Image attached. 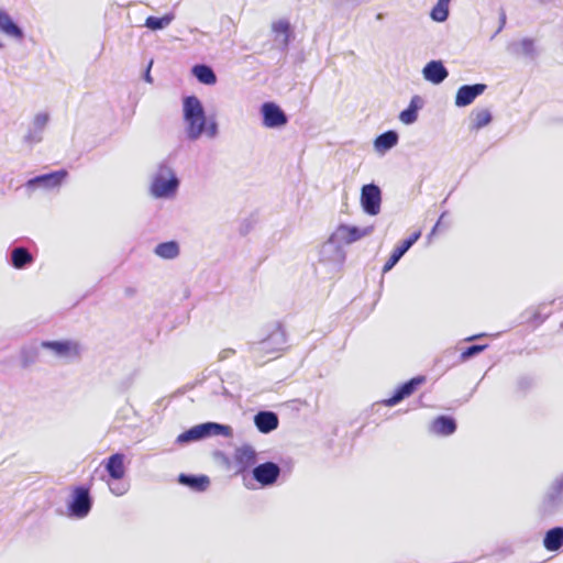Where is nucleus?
Segmentation results:
<instances>
[{"label": "nucleus", "instance_id": "nucleus-43", "mask_svg": "<svg viewBox=\"0 0 563 563\" xmlns=\"http://www.w3.org/2000/svg\"><path fill=\"white\" fill-rule=\"evenodd\" d=\"M485 335H486L485 333H479V334L471 335V336L466 338L465 341L471 342V341L477 340L479 338H483Z\"/></svg>", "mask_w": 563, "mask_h": 563}, {"label": "nucleus", "instance_id": "nucleus-6", "mask_svg": "<svg viewBox=\"0 0 563 563\" xmlns=\"http://www.w3.org/2000/svg\"><path fill=\"white\" fill-rule=\"evenodd\" d=\"M41 346L59 358L74 360L81 355L82 346L74 340L42 341Z\"/></svg>", "mask_w": 563, "mask_h": 563}, {"label": "nucleus", "instance_id": "nucleus-24", "mask_svg": "<svg viewBox=\"0 0 563 563\" xmlns=\"http://www.w3.org/2000/svg\"><path fill=\"white\" fill-rule=\"evenodd\" d=\"M272 30L275 34V40L279 43L282 51H287L291 40L290 23L285 20H278L272 24Z\"/></svg>", "mask_w": 563, "mask_h": 563}, {"label": "nucleus", "instance_id": "nucleus-26", "mask_svg": "<svg viewBox=\"0 0 563 563\" xmlns=\"http://www.w3.org/2000/svg\"><path fill=\"white\" fill-rule=\"evenodd\" d=\"M254 424L262 433H269L278 427V417L273 411H260L254 416Z\"/></svg>", "mask_w": 563, "mask_h": 563}, {"label": "nucleus", "instance_id": "nucleus-8", "mask_svg": "<svg viewBox=\"0 0 563 563\" xmlns=\"http://www.w3.org/2000/svg\"><path fill=\"white\" fill-rule=\"evenodd\" d=\"M563 506V473L558 475L548 487L543 499L542 510L553 512Z\"/></svg>", "mask_w": 563, "mask_h": 563}, {"label": "nucleus", "instance_id": "nucleus-22", "mask_svg": "<svg viewBox=\"0 0 563 563\" xmlns=\"http://www.w3.org/2000/svg\"><path fill=\"white\" fill-rule=\"evenodd\" d=\"M124 457L123 453H114L106 460L104 468L111 479L120 481L123 478L125 474Z\"/></svg>", "mask_w": 563, "mask_h": 563}, {"label": "nucleus", "instance_id": "nucleus-34", "mask_svg": "<svg viewBox=\"0 0 563 563\" xmlns=\"http://www.w3.org/2000/svg\"><path fill=\"white\" fill-rule=\"evenodd\" d=\"M175 19L173 12L166 13L163 16L150 15L146 18L144 26L152 31H159L167 27Z\"/></svg>", "mask_w": 563, "mask_h": 563}, {"label": "nucleus", "instance_id": "nucleus-10", "mask_svg": "<svg viewBox=\"0 0 563 563\" xmlns=\"http://www.w3.org/2000/svg\"><path fill=\"white\" fill-rule=\"evenodd\" d=\"M345 258L346 253L342 243L339 240H334L332 233L320 249V261L340 267L345 262Z\"/></svg>", "mask_w": 563, "mask_h": 563}, {"label": "nucleus", "instance_id": "nucleus-17", "mask_svg": "<svg viewBox=\"0 0 563 563\" xmlns=\"http://www.w3.org/2000/svg\"><path fill=\"white\" fill-rule=\"evenodd\" d=\"M420 235V231L413 232L393 251L389 258L383 266V274L389 272L400 261V258L409 251V249L419 240Z\"/></svg>", "mask_w": 563, "mask_h": 563}, {"label": "nucleus", "instance_id": "nucleus-39", "mask_svg": "<svg viewBox=\"0 0 563 563\" xmlns=\"http://www.w3.org/2000/svg\"><path fill=\"white\" fill-rule=\"evenodd\" d=\"M152 65H153V60H151V62L148 63L147 68L145 69V73H144V76H143L144 80H145L146 82H150V84H152V82H153V78H152V76H151V67H152Z\"/></svg>", "mask_w": 563, "mask_h": 563}, {"label": "nucleus", "instance_id": "nucleus-23", "mask_svg": "<svg viewBox=\"0 0 563 563\" xmlns=\"http://www.w3.org/2000/svg\"><path fill=\"white\" fill-rule=\"evenodd\" d=\"M456 421L453 417L442 415L432 421L430 431L437 435L448 437L456 431Z\"/></svg>", "mask_w": 563, "mask_h": 563}, {"label": "nucleus", "instance_id": "nucleus-4", "mask_svg": "<svg viewBox=\"0 0 563 563\" xmlns=\"http://www.w3.org/2000/svg\"><path fill=\"white\" fill-rule=\"evenodd\" d=\"M216 435L232 438L233 429L228 424L208 421L194 426L190 429L180 433L176 438V443L178 445H185L191 442L200 441Z\"/></svg>", "mask_w": 563, "mask_h": 563}, {"label": "nucleus", "instance_id": "nucleus-25", "mask_svg": "<svg viewBox=\"0 0 563 563\" xmlns=\"http://www.w3.org/2000/svg\"><path fill=\"white\" fill-rule=\"evenodd\" d=\"M0 31L5 35L21 42L24 38V32L4 10H0Z\"/></svg>", "mask_w": 563, "mask_h": 563}, {"label": "nucleus", "instance_id": "nucleus-31", "mask_svg": "<svg viewBox=\"0 0 563 563\" xmlns=\"http://www.w3.org/2000/svg\"><path fill=\"white\" fill-rule=\"evenodd\" d=\"M40 349H42L41 342H31L22 346L20 351V360L23 367H27L37 361Z\"/></svg>", "mask_w": 563, "mask_h": 563}, {"label": "nucleus", "instance_id": "nucleus-29", "mask_svg": "<svg viewBox=\"0 0 563 563\" xmlns=\"http://www.w3.org/2000/svg\"><path fill=\"white\" fill-rule=\"evenodd\" d=\"M178 482L181 485H185L195 492H205L210 484V479L207 475L191 474H180L178 477Z\"/></svg>", "mask_w": 563, "mask_h": 563}, {"label": "nucleus", "instance_id": "nucleus-35", "mask_svg": "<svg viewBox=\"0 0 563 563\" xmlns=\"http://www.w3.org/2000/svg\"><path fill=\"white\" fill-rule=\"evenodd\" d=\"M450 1L451 0H438L433 5L430 11V18L434 22H444L448 20L450 14Z\"/></svg>", "mask_w": 563, "mask_h": 563}, {"label": "nucleus", "instance_id": "nucleus-28", "mask_svg": "<svg viewBox=\"0 0 563 563\" xmlns=\"http://www.w3.org/2000/svg\"><path fill=\"white\" fill-rule=\"evenodd\" d=\"M423 100L420 96L416 95L411 98L409 106L399 114V120L409 125L417 121L418 111L422 108Z\"/></svg>", "mask_w": 563, "mask_h": 563}, {"label": "nucleus", "instance_id": "nucleus-12", "mask_svg": "<svg viewBox=\"0 0 563 563\" xmlns=\"http://www.w3.org/2000/svg\"><path fill=\"white\" fill-rule=\"evenodd\" d=\"M374 227L358 228L355 225L340 224L333 232V239L342 244H352L373 233Z\"/></svg>", "mask_w": 563, "mask_h": 563}, {"label": "nucleus", "instance_id": "nucleus-2", "mask_svg": "<svg viewBox=\"0 0 563 563\" xmlns=\"http://www.w3.org/2000/svg\"><path fill=\"white\" fill-rule=\"evenodd\" d=\"M179 186L180 179L173 163L169 158H166L158 163L152 174L148 192L155 199H172L177 195Z\"/></svg>", "mask_w": 563, "mask_h": 563}, {"label": "nucleus", "instance_id": "nucleus-11", "mask_svg": "<svg viewBox=\"0 0 563 563\" xmlns=\"http://www.w3.org/2000/svg\"><path fill=\"white\" fill-rule=\"evenodd\" d=\"M263 125L268 129H279L288 123V117L275 102H264L261 106Z\"/></svg>", "mask_w": 563, "mask_h": 563}, {"label": "nucleus", "instance_id": "nucleus-37", "mask_svg": "<svg viewBox=\"0 0 563 563\" xmlns=\"http://www.w3.org/2000/svg\"><path fill=\"white\" fill-rule=\"evenodd\" d=\"M488 347L487 344H473L467 346L460 355L461 362H466L470 358L478 355Z\"/></svg>", "mask_w": 563, "mask_h": 563}, {"label": "nucleus", "instance_id": "nucleus-1", "mask_svg": "<svg viewBox=\"0 0 563 563\" xmlns=\"http://www.w3.org/2000/svg\"><path fill=\"white\" fill-rule=\"evenodd\" d=\"M183 117L187 140L197 141L202 134H206L209 139H214L218 135L217 121L207 119L203 106L198 97L187 96L183 99Z\"/></svg>", "mask_w": 563, "mask_h": 563}, {"label": "nucleus", "instance_id": "nucleus-46", "mask_svg": "<svg viewBox=\"0 0 563 563\" xmlns=\"http://www.w3.org/2000/svg\"><path fill=\"white\" fill-rule=\"evenodd\" d=\"M3 46H4V45H3V43H2V42H0V48H3Z\"/></svg>", "mask_w": 563, "mask_h": 563}, {"label": "nucleus", "instance_id": "nucleus-18", "mask_svg": "<svg viewBox=\"0 0 563 563\" xmlns=\"http://www.w3.org/2000/svg\"><path fill=\"white\" fill-rule=\"evenodd\" d=\"M487 86L485 84L463 85L457 89L455 96L456 107L470 106L478 96H481Z\"/></svg>", "mask_w": 563, "mask_h": 563}, {"label": "nucleus", "instance_id": "nucleus-19", "mask_svg": "<svg viewBox=\"0 0 563 563\" xmlns=\"http://www.w3.org/2000/svg\"><path fill=\"white\" fill-rule=\"evenodd\" d=\"M422 76L427 81L440 85L448 78L449 70L442 60H431L424 65Z\"/></svg>", "mask_w": 563, "mask_h": 563}, {"label": "nucleus", "instance_id": "nucleus-13", "mask_svg": "<svg viewBox=\"0 0 563 563\" xmlns=\"http://www.w3.org/2000/svg\"><path fill=\"white\" fill-rule=\"evenodd\" d=\"M280 467L274 462L261 463L253 467L252 476L262 487L273 486L280 476Z\"/></svg>", "mask_w": 563, "mask_h": 563}, {"label": "nucleus", "instance_id": "nucleus-7", "mask_svg": "<svg viewBox=\"0 0 563 563\" xmlns=\"http://www.w3.org/2000/svg\"><path fill=\"white\" fill-rule=\"evenodd\" d=\"M382 190L374 184H366L361 189V206L368 216H377L380 212Z\"/></svg>", "mask_w": 563, "mask_h": 563}, {"label": "nucleus", "instance_id": "nucleus-32", "mask_svg": "<svg viewBox=\"0 0 563 563\" xmlns=\"http://www.w3.org/2000/svg\"><path fill=\"white\" fill-rule=\"evenodd\" d=\"M155 255L164 260H174L179 253V244L176 241H167L158 243L154 249Z\"/></svg>", "mask_w": 563, "mask_h": 563}, {"label": "nucleus", "instance_id": "nucleus-14", "mask_svg": "<svg viewBox=\"0 0 563 563\" xmlns=\"http://www.w3.org/2000/svg\"><path fill=\"white\" fill-rule=\"evenodd\" d=\"M424 382H426L424 376L412 377L411 379H409V380L405 382L404 384H401L400 386H398L395 389L393 396L387 399H384L382 401V404L386 407L396 406L397 404L402 401L405 398L411 396L417 390V388Z\"/></svg>", "mask_w": 563, "mask_h": 563}, {"label": "nucleus", "instance_id": "nucleus-33", "mask_svg": "<svg viewBox=\"0 0 563 563\" xmlns=\"http://www.w3.org/2000/svg\"><path fill=\"white\" fill-rule=\"evenodd\" d=\"M191 71L197 80L203 85H214L217 82V75L208 65L197 64L192 67Z\"/></svg>", "mask_w": 563, "mask_h": 563}, {"label": "nucleus", "instance_id": "nucleus-44", "mask_svg": "<svg viewBox=\"0 0 563 563\" xmlns=\"http://www.w3.org/2000/svg\"><path fill=\"white\" fill-rule=\"evenodd\" d=\"M124 291L128 297H132L135 295V289L132 287H126Z\"/></svg>", "mask_w": 563, "mask_h": 563}, {"label": "nucleus", "instance_id": "nucleus-41", "mask_svg": "<svg viewBox=\"0 0 563 563\" xmlns=\"http://www.w3.org/2000/svg\"><path fill=\"white\" fill-rule=\"evenodd\" d=\"M232 354H234V350L232 349H225L223 351L220 352V360H225L228 358L229 356H231Z\"/></svg>", "mask_w": 563, "mask_h": 563}, {"label": "nucleus", "instance_id": "nucleus-20", "mask_svg": "<svg viewBox=\"0 0 563 563\" xmlns=\"http://www.w3.org/2000/svg\"><path fill=\"white\" fill-rule=\"evenodd\" d=\"M49 121L47 113H37L32 122L29 132L24 136V142L33 145L43 140L44 130Z\"/></svg>", "mask_w": 563, "mask_h": 563}, {"label": "nucleus", "instance_id": "nucleus-5", "mask_svg": "<svg viewBox=\"0 0 563 563\" xmlns=\"http://www.w3.org/2000/svg\"><path fill=\"white\" fill-rule=\"evenodd\" d=\"M93 499L90 488L85 485L75 486L71 489L70 498L67 503V512L71 518L84 519L91 511Z\"/></svg>", "mask_w": 563, "mask_h": 563}, {"label": "nucleus", "instance_id": "nucleus-15", "mask_svg": "<svg viewBox=\"0 0 563 563\" xmlns=\"http://www.w3.org/2000/svg\"><path fill=\"white\" fill-rule=\"evenodd\" d=\"M236 473L241 474L256 466L257 453L250 444H243L235 449L233 454Z\"/></svg>", "mask_w": 563, "mask_h": 563}, {"label": "nucleus", "instance_id": "nucleus-45", "mask_svg": "<svg viewBox=\"0 0 563 563\" xmlns=\"http://www.w3.org/2000/svg\"><path fill=\"white\" fill-rule=\"evenodd\" d=\"M383 18V14L382 13H378L377 14V19L380 20Z\"/></svg>", "mask_w": 563, "mask_h": 563}, {"label": "nucleus", "instance_id": "nucleus-21", "mask_svg": "<svg viewBox=\"0 0 563 563\" xmlns=\"http://www.w3.org/2000/svg\"><path fill=\"white\" fill-rule=\"evenodd\" d=\"M35 258L24 246H15L10 251V264L15 269H24L34 263Z\"/></svg>", "mask_w": 563, "mask_h": 563}, {"label": "nucleus", "instance_id": "nucleus-36", "mask_svg": "<svg viewBox=\"0 0 563 563\" xmlns=\"http://www.w3.org/2000/svg\"><path fill=\"white\" fill-rule=\"evenodd\" d=\"M492 121V113L486 110H478L474 112V119L472 123V129L479 130L486 126Z\"/></svg>", "mask_w": 563, "mask_h": 563}, {"label": "nucleus", "instance_id": "nucleus-30", "mask_svg": "<svg viewBox=\"0 0 563 563\" xmlns=\"http://www.w3.org/2000/svg\"><path fill=\"white\" fill-rule=\"evenodd\" d=\"M399 136L398 133L394 130L386 131L379 134L374 141V148L378 153H385L393 147H395L398 143Z\"/></svg>", "mask_w": 563, "mask_h": 563}, {"label": "nucleus", "instance_id": "nucleus-9", "mask_svg": "<svg viewBox=\"0 0 563 563\" xmlns=\"http://www.w3.org/2000/svg\"><path fill=\"white\" fill-rule=\"evenodd\" d=\"M67 175L68 173L65 169L42 174L29 179L25 183V188L29 190H35L36 188H42L45 190L55 189L63 184Z\"/></svg>", "mask_w": 563, "mask_h": 563}, {"label": "nucleus", "instance_id": "nucleus-42", "mask_svg": "<svg viewBox=\"0 0 563 563\" xmlns=\"http://www.w3.org/2000/svg\"><path fill=\"white\" fill-rule=\"evenodd\" d=\"M505 24H506V14H505V12L503 11V12L500 13V25H499V27H498V30H497V32H496V33H499V32L504 29Z\"/></svg>", "mask_w": 563, "mask_h": 563}, {"label": "nucleus", "instance_id": "nucleus-3", "mask_svg": "<svg viewBox=\"0 0 563 563\" xmlns=\"http://www.w3.org/2000/svg\"><path fill=\"white\" fill-rule=\"evenodd\" d=\"M286 342L285 329L280 323H275L267 329V333L263 339L249 344V351L256 363L264 364L266 356L284 351Z\"/></svg>", "mask_w": 563, "mask_h": 563}, {"label": "nucleus", "instance_id": "nucleus-40", "mask_svg": "<svg viewBox=\"0 0 563 563\" xmlns=\"http://www.w3.org/2000/svg\"><path fill=\"white\" fill-rule=\"evenodd\" d=\"M448 214V211H443L442 214L440 216L438 222L435 223V225L433 227L432 231H431V234H433L438 229L439 227L442 224V222H444V217Z\"/></svg>", "mask_w": 563, "mask_h": 563}, {"label": "nucleus", "instance_id": "nucleus-27", "mask_svg": "<svg viewBox=\"0 0 563 563\" xmlns=\"http://www.w3.org/2000/svg\"><path fill=\"white\" fill-rule=\"evenodd\" d=\"M543 547L547 551L556 552L563 549V527L549 529L543 537Z\"/></svg>", "mask_w": 563, "mask_h": 563}, {"label": "nucleus", "instance_id": "nucleus-38", "mask_svg": "<svg viewBox=\"0 0 563 563\" xmlns=\"http://www.w3.org/2000/svg\"><path fill=\"white\" fill-rule=\"evenodd\" d=\"M108 485L110 492L115 496H122L128 492V485L120 481L109 482Z\"/></svg>", "mask_w": 563, "mask_h": 563}, {"label": "nucleus", "instance_id": "nucleus-16", "mask_svg": "<svg viewBox=\"0 0 563 563\" xmlns=\"http://www.w3.org/2000/svg\"><path fill=\"white\" fill-rule=\"evenodd\" d=\"M507 52L516 57H526L529 59H536L540 54L536 41L531 37L509 42L507 44Z\"/></svg>", "mask_w": 563, "mask_h": 563}]
</instances>
